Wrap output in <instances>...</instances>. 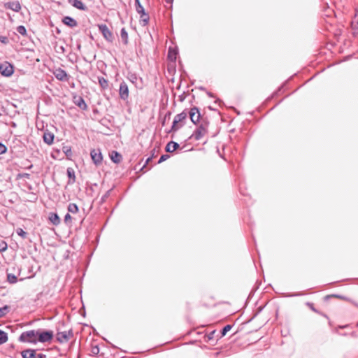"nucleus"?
I'll list each match as a JSON object with an SVG mask.
<instances>
[{"instance_id":"27","label":"nucleus","mask_w":358,"mask_h":358,"mask_svg":"<svg viewBox=\"0 0 358 358\" xmlns=\"http://www.w3.org/2000/svg\"><path fill=\"white\" fill-rule=\"evenodd\" d=\"M68 211L73 214L77 213L79 210L78 206L74 203H70L68 206Z\"/></svg>"},{"instance_id":"49","label":"nucleus","mask_w":358,"mask_h":358,"mask_svg":"<svg viewBox=\"0 0 358 358\" xmlns=\"http://www.w3.org/2000/svg\"><path fill=\"white\" fill-rule=\"evenodd\" d=\"M179 98H180V101H183V100H184L183 96H180V97H179Z\"/></svg>"},{"instance_id":"9","label":"nucleus","mask_w":358,"mask_h":358,"mask_svg":"<svg viewBox=\"0 0 358 358\" xmlns=\"http://www.w3.org/2000/svg\"><path fill=\"white\" fill-rule=\"evenodd\" d=\"M55 77L59 81H68L70 76L68 75L66 71L61 68H57L53 71Z\"/></svg>"},{"instance_id":"28","label":"nucleus","mask_w":358,"mask_h":358,"mask_svg":"<svg viewBox=\"0 0 358 358\" xmlns=\"http://www.w3.org/2000/svg\"><path fill=\"white\" fill-rule=\"evenodd\" d=\"M8 341V334L4 331L0 329V345L6 343Z\"/></svg>"},{"instance_id":"24","label":"nucleus","mask_w":358,"mask_h":358,"mask_svg":"<svg viewBox=\"0 0 358 358\" xmlns=\"http://www.w3.org/2000/svg\"><path fill=\"white\" fill-rule=\"evenodd\" d=\"M120 36L122 41L124 45H127L128 43V33L126 31L125 28H122L120 31Z\"/></svg>"},{"instance_id":"7","label":"nucleus","mask_w":358,"mask_h":358,"mask_svg":"<svg viewBox=\"0 0 358 358\" xmlns=\"http://www.w3.org/2000/svg\"><path fill=\"white\" fill-rule=\"evenodd\" d=\"M135 1V8L138 14H142V16L145 15V18L143 19V25L145 26L148 24L150 17L149 15L145 13L143 6L141 5L140 0H134Z\"/></svg>"},{"instance_id":"19","label":"nucleus","mask_w":358,"mask_h":358,"mask_svg":"<svg viewBox=\"0 0 358 358\" xmlns=\"http://www.w3.org/2000/svg\"><path fill=\"white\" fill-rule=\"evenodd\" d=\"M127 78L133 83L136 87H137L138 80H141V78L138 76V75L135 73L129 72L127 76Z\"/></svg>"},{"instance_id":"42","label":"nucleus","mask_w":358,"mask_h":358,"mask_svg":"<svg viewBox=\"0 0 358 358\" xmlns=\"http://www.w3.org/2000/svg\"><path fill=\"white\" fill-rule=\"evenodd\" d=\"M168 158H169V155H162L159 159L158 160V164H160L163 162H164L165 160H166Z\"/></svg>"},{"instance_id":"26","label":"nucleus","mask_w":358,"mask_h":358,"mask_svg":"<svg viewBox=\"0 0 358 358\" xmlns=\"http://www.w3.org/2000/svg\"><path fill=\"white\" fill-rule=\"evenodd\" d=\"M110 157L111 160L115 163H119L122 159V155L116 151H113L112 152V155Z\"/></svg>"},{"instance_id":"53","label":"nucleus","mask_w":358,"mask_h":358,"mask_svg":"<svg viewBox=\"0 0 358 358\" xmlns=\"http://www.w3.org/2000/svg\"><path fill=\"white\" fill-rule=\"evenodd\" d=\"M215 102H221L220 99H217Z\"/></svg>"},{"instance_id":"31","label":"nucleus","mask_w":358,"mask_h":358,"mask_svg":"<svg viewBox=\"0 0 358 358\" xmlns=\"http://www.w3.org/2000/svg\"><path fill=\"white\" fill-rule=\"evenodd\" d=\"M17 31L22 36H27V29L23 25L18 26L17 27Z\"/></svg>"},{"instance_id":"11","label":"nucleus","mask_w":358,"mask_h":358,"mask_svg":"<svg viewBox=\"0 0 358 358\" xmlns=\"http://www.w3.org/2000/svg\"><path fill=\"white\" fill-rule=\"evenodd\" d=\"M119 95L120 98L124 101L129 98V87L124 81H122L120 85Z\"/></svg>"},{"instance_id":"41","label":"nucleus","mask_w":358,"mask_h":358,"mask_svg":"<svg viewBox=\"0 0 358 358\" xmlns=\"http://www.w3.org/2000/svg\"><path fill=\"white\" fill-rule=\"evenodd\" d=\"M17 178H30V174L29 173H18L17 174Z\"/></svg>"},{"instance_id":"47","label":"nucleus","mask_w":358,"mask_h":358,"mask_svg":"<svg viewBox=\"0 0 358 358\" xmlns=\"http://www.w3.org/2000/svg\"><path fill=\"white\" fill-rule=\"evenodd\" d=\"M208 96H210V97H214V95L212 92H206Z\"/></svg>"},{"instance_id":"13","label":"nucleus","mask_w":358,"mask_h":358,"mask_svg":"<svg viewBox=\"0 0 358 358\" xmlns=\"http://www.w3.org/2000/svg\"><path fill=\"white\" fill-rule=\"evenodd\" d=\"M68 2L73 7L80 10L85 11L87 9L85 3L80 0H68Z\"/></svg>"},{"instance_id":"48","label":"nucleus","mask_w":358,"mask_h":358,"mask_svg":"<svg viewBox=\"0 0 358 358\" xmlns=\"http://www.w3.org/2000/svg\"><path fill=\"white\" fill-rule=\"evenodd\" d=\"M140 15H141V20L143 22V19L145 18V15L142 16V14H140Z\"/></svg>"},{"instance_id":"18","label":"nucleus","mask_w":358,"mask_h":358,"mask_svg":"<svg viewBox=\"0 0 358 358\" xmlns=\"http://www.w3.org/2000/svg\"><path fill=\"white\" fill-rule=\"evenodd\" d=\"M6 8L15 12H19L21 9V5L19 1L8 2L6 5Z\"/></svg>"},{"instance_id":"2","label":"nucleus","mask_w":358,"mask_h":358,"mask_svg":"<svg viewBox=\"0 0 358 358\" xmlns=\"http://www.w3.org/2000/svg\"><path fill=\"white\" fill-rule=\"evenodd\" d=\"M36 329L24 331L20 334L18 340L22 343L36 344Z\"/></svg>"},{"instance_id":"29","label":"nucleus","mask_w":358,"mask_h":358,"mask_svg":"<svg viewBox=\"0 0 358 358\" xmlns=\"http://www.w3.org/2000/svg\"><path fill=\"white\" fill-rule=\"evenodd\" d=\"M7 281L10 284H14L17 282V278L15 275L12 273H8L7 274Z\"/></svg>"},{"instance_id":"17","label":"nucleus","mask_w":358,"mask_h":358,"mask_svg":"<svg viewBox=\"0 0 358 358\" xmlns=\"http://www.w3.org/2000/svg\"><path fill=\"white\" fill-rule=\"evenodd\" d=\"M36 350L34 349H27L24 350H22L21 352V355L22 358H35V357L37 355L36 353Z\"/></svg>"},{"instance_id":"44","label":"nucleus","mask_w":358,"mask_h":358,"mask_svg":"<svg viewBox=\"0 0 358 358\" xmlns=\"http://www.w3.org/2000/svg\"><path fill=\"white\" fill-rule=\"evenodd\" d=\"M35 358H46V355L45 354L39 353L37 354Z\"/></svg>"},{"instance_id":"32","label":"nucleus","mask_w":358,"mask_h":358,"mask_svg":"<svg viewBox=\"0 0 358 358\" xmlns=\"http://www.w3.org/2000/svg\"><path fill=\"white\" fill-rule=\"evenodd\" d=\"M231 328L232 326L231 324H227L225 327H224L221 331V336H225L226 334L231 329Z\"/></svg>"},{"instance_id":"45","label":"nucleus","mask_w":358,"mask_h":358,"mask_svg":"<svg viewBox=\"0 0 358 358\" xmlns=\"http://www.w3.org/2000/svg\"><path fill=\"white\" fill-rule=\"evenodd\" d=\"M151 159H152V157H148V158L146 159L145 163V164L143 165V168H142V169L145 168V165H146V164H148V162H149Z\"/></svg>"},{"instance_id":"37","label":"nucleus","mask_w":358,"mask_h":358,"mask_svg":"<svg viewBox=\"0 0 358 358\" xmlns=\"http://www.w3.org/2000/svg\"><path fill=\"white\" fill-rule=\"evenodd\" d=\"M111 189L108 190L101 198V203H103L106 201L107 198L109 196L110 194Z\"/></svg>"},{"instance_id":"6","label":"nucleus","mask_w":358,"mask_h":358,"mask_svg":"<svg viewBox=\"0 0 358 358\" xmlns=\"http://www.w3.org/2000/svg\"><path fill=\"white\" fill-rule=\"evenodd\" d=\"M0 73L5 77H9L13 75L14 72L13 66L8 62L4 63L0 62Z\"/></svg>"},{"instance_id":"3","label":"nucleus","mask_w":358,"mask_h":358,"mask_svg":"<svg viewBox=\"0 0 358 358\" xmlns=\"http://www.w3.org/2000/svg\"><path fill=\"white\" fill-rule=\"evenodd\" d=\"M36 343L50 342L53 338V331L51 330L36 329Z\"/></svg>"},{"instance_id":"5","label":"nucleus","mask_w":358,"mask_h":358,"mask_svg":"<svg viewBox=\"0 0 358 358\" xmlns=\"http://www.w3.org/2000/svg\"><path fill=\"white\" fill-rule=\"evenodd\" d=\"M99 30L102 34L103 38L110 43H112L114 40V36L110 30L108 29L106 24H101L98 25Z\"/></svg>"},{"instance_id":"54","label":"nucleus","mask_w":358,"mask_h":358,"mask_svg":"<svg viewBox=\"0 0 358 358\" xmlns=\"http://www.w3.org/2000/svg\"><path fill=\"white\" fill-rule=\"evenodd\" d=\"M165 124V120H164V122H162V125H164Z\"/></svg>"},{"instance_id":"22","label":"nucleus","mask_w":358,"mask_h":358,"mask_svg":"<svg viewBox=\"0 0 358 358\" xmlns=\"http://www.w3.org/2000/svg\"><path fill=\"white\" fill-rule=\"evenodd\" d=\"M179 148V144L175 141H170L167 143L165 150L167 152H173Z\"/></svg>"},{"instance_id":"52","label":"nucleus","mask_w":358,"mask_h":358,"mask_svg":"<svg viewBox=\"0 0 358 358\" xmlns=\"http://www.w3.org/2000/svg\"><path fill=\"white\" fill-rule=\"evenodd\" d=\"M32 166H33V165H32V164H30V166L28 167V169H31V168H32Z\"/></svg>"},{"instance_id":"14","label":"nucleus","mask_w":358,"mask_h":358,"mask_svg":"<svg viewBox=\"0 0 358 358\" xmlns=\"http://www.w3.org/2000/svg\"><path fill=\"white\" fill-rule=\"evenodd\" d=\"M54 138H55V135L52 132L45 131L43 133V139L44 143H45L46 144H48L49 145H52L53 143Z\"/></svg>"},{"instance_id":"8","label":"nucleus","mask_w":358,"mask_h":358,"mask_svg":"<svg viewBox=\"0 0 358 358\" xmlns=\"http://www.w3.org/2000/svg\"><path fill=\"white\" fill-rule=\"evenodd\" d=\"M187 115H189V118L192 123L196 124L197 122L201 120V113L197 107L192 108L188 112Z\"/></svg>"},{"instance_id":"34","label":"nucleus","mask_w":358,"mask_h":358,"mask_svg":"<svg viewBox=\"0 0 358 358\" xmlns=\"http://www.w3.org/2000/svg\"><path fill=\"white\" fill-rule=\"evenodd\" d=\"M8 248L7 243L3 240H0V252H4Z\"/></svg>"},{"instance_id":"16","label":"nucleus","mask_w":358,"mask_h":358,"mask_svg":"<svg viewBox=\"0 0 358 358\" xmlns=\"http://www.w3.org/2000/svg\"><path fill=\"white\" fill-rule=\"evenodd\" d=\"M48 220L55 226H58L61 222V220L57 213H50L48 215Z\"/></svg>"},{"instance_id":"43","label":"nucleus","mask_w":358,"mask_h":358,"mask_svg":"<svg viewBox=\"0 0 358 358\" xmlns=\"http://www.w3.org/2000/svg\"><path fill=\"white\" fill-rule=\"evenodd\" d=\"M0 42L6 44L8 43V38L4 36H0Z\"/></svg>"},{"instance_id":"46","label":"nucleus","mask_w":358,"mask_h":358,"mask_svg":"<svg viewBox=\"0 0 358 358\" xmlns=\"http://www.w3.org/2000/svg\"><path fill=\"white\" fill-rule=\"evenodd\" d=\"M308 306H309L310 307V308L315 311V312H317L316 309L314 308L313 303H307Z\"/></svg>"},{"instance_id":"4","label":"nucleus","mask_w":358,"mask_h":358,"mask_svg":"<svg viewBox=\"0 0 358 358\" xmlns=\"http://www.w3.org/2000/svg\"><path fill=\"white\" fill-rule=\"evenodd\" d=\"M187 111L186 110H183L182 113L177 114L173 121V124L171 128V131H176L180 128H181L184 124L181 123L183 120H185L187 118Z\"/></svg>"},{"instance_id":"10","label":"nucleus","mask_w":358,"mask_h":358,"mask_svg":"<svg viewBox=\"0 0 358 358\" xmlns=\"http://www.w3.org/2000/svg\"><path fill=\"white\" fill-rule=\"evenodd\" d=\"M73 336V334L71 330H69L67 331L58 332L57 334V341L60 343H66Z\"/></svg>"},{"instance_id":"21","label":"nucleus","mask_w":358,"mask_h":358,"mask_svg":"<svg viewBox=\"0 0 358 358\" xmlns=\"http://www.w3.org/2000/svg\"><path fill=\"white\" fill-rule=\"evenodd\" d=\"M74 103L83 110L87 109V105L82 96H78L77 99H76Z\"/></svg>"},{"instance_id":"25","label":"nucleus","mask_w":358,"mask_h":358,"mask_svg":"<svg viewBox=\"0 0 358 358\" xmlns=\"http://www.w3.org/2000/svg\"><path fill=\"white\" fill-rule=\"evenodd\" d=\"M177 54H178L177 50L169 48V52H168V59L171 61H176Z\"/></svg>"},{"instance_id":"55","label":"nucleus","mask_w":358,"mask_h":358,"mask_svg":"<svg viewBox=\"0 0 358 358\" xmlns=\"http://www.w3.org/2000/svg\"><path fill=\"white\" fill-rule=\"evenodd\" d=\"M357 24H358V20H357Z\"/></svg>"},{"instance_id":"51","label":"nucleus","mask_w":358,"mask_h":358,"mask_svg":"<svg viewBox=\"0 0 358 358\" xmlns=\"http://www.w3.org/2000/svg\"><path fill=\"white\" fill-rule=\"evenodd\" d=\"M208 108H209V109H210V110H214V109L213 108V107L209 106Z\"/></svg>"},{"instance_id":"40","label":"nucleus","mask_w":358,"mask_h":358,"mask_svg":"<svg viewBox=\"0 0 358 358\" xmlns=\"http://www.w3.org/2000/svg\"><path fill=\"white\" fill-rule=\"evenodd\" d=\"M7 152V147L0 142V155L4 154Z\"/></svg>"},{"instance_id":"50","label":"nucleus","mask_w":358,"mask_h":358,"mask_svg":"<svg viewBox=\"0 0 358 358\" xmlns=\"http://www.w3.org/2000/svg\"><path fill=\"white\" fill-rule=\"evenodd\" d=\"M199 89H200L201 90H203V91L206 90H205V88H204V87H199Z\"/></svg>"},{"instance_id":"23","label":"nucleus","mask_w":358,"mask_h":358,"mask_svg":"<svg viewBox=\"0 0 358 358\" xmlns=\"http://www.w3.org/2000/svg\"><path fill=\"white\" fill-rule=\"evenodd\" d=\"M99 84L103 90L108 87V80L103 77H98Z\"/></svg>"},{"instance_id":"38","label":"nucleus","mask_w":358,"mask_h":358,"mask_svg":"<svg viewBox=\"0 0 358 358\" xmlns=\"http://www.w3.org/2000/svg\"><path fill=\"white\" fill-rule=\"evenodd\" d=\"M71 220H72V217L70 215V214H69V213H67V214L64 216V222H65L66 224H71Z\"/></svg>"},{"instance_id":"35","label":"nucleus","mask_w":358,"mask_h":358,"mask_svg":"<svg viewBox=\"0 0 358 358\" xmlns=\"http://www.w3.org/2000/svg\"><path fill=\"white\" fill-rule=\"evenodd\" d=\"M99 352V348L98 345H94L92 346L91 350H90V355H96Z\"/></svg>"},{"instance_id":"36","label":"nucleus","mask_w":358,"mask_h":358,"mask_svg":"<svg viewBox=\"0 0 358 358\" xmlns=\"http://www.w3.org/2000/svg\"><path fill=\"white\" fill-rule=\"evenodd\" d=\"M63 152L65 153L66 156L70 157L72 155L71 149L69 146L63 147Z\"/></svg>"},{"instance_id":"39","label":"nucleus","mask_w":358,"mask_h":358,"mask_svg":"<svg viewBox=\"0 0 358 358\" xmlns=\"http://www.w3.org/2000/svg\"><path fill=\"white\" fill-rule=\"evenodd\" d=\"M303 294L301 292H296V293H292V294H286L284 295L285 297H294V296H302Z\"/></svg>"},{"instance_id":"1","label":"nucleus","mask_w":358,"mask_h":358,"mask_svg":"<svg viewBox=\"0 0 358 358\" xmlns=\"http://www.w3.org/2000/svg\"><path fill=\"white\" fill-rule=\"evenodd\" d=\"M208 125L209 122L207 120L202 119L199 125L192 134L191 138H193L196 141L200 140L207 134Z\"/></svg>"},{"instance_id":"15","label":"nucleus","mask_w":358,"mask_h":358,"mask_svg":"<svg viewBox=\"0 0 358 358\" xmlns=\"http://www.w3.org/2000/svg\"><path fill=\"white\" fill-rule=\"evenodd\" d=\"M62 22L71 28H73L78 25L77 21L70 16H65L62 19Z\"/></svg>"},{"instance_id":"12","label":"nucleus","mask_w":358,"mask_h":358,"mask_svg":"<svg viewBox=\"0 0 358 358\" xmlns=\"http://www.w3.org/2000/svg\"><path fill=\"white\" fill-rule=\"evenodd\" d=\"M90 155H91L93 162L96 165H99L101 164L102 160H103V157H102V154L99 149H97V150L93 149L92 150H91Z\"/></svg>"},{"instance_id":"20","label":"nucleus","mask_w":358,"mask_h":358,"mask_svg":"<svg viewBox=\"0 0 358 358\" xmlns=\"http://www.w3.org/2000/svg\"><path fill=\"white\" fill-rule=\"evenodd\" d=\"M66 173L69 178L68 184L72 185L76 182L75 171L73 168L69 167L66 170Z\"/></svg>"},{"instance_id":"30","label":"nucleus","mask_w":358,"mask_h":358,"mask_svg":"<svg viewBox=\"0 0 358 358\" xmlns=\"http://www.w3.org/2000/svg\"><path fill=\"white\" fill-rule=\"evenodd\" d=\"M10 307L7 305L0 308V318L6 315L8 312Z\"/></svg>"},{"instance_id":"33","label":"nucleus","mask_w":358,"mask_h":358,"mask_svg":"<svg viewBox=\"0 0 358 358\" xmlns=\"http://www.w3.org/2000/svg\"><path fill=\"white\" fill-rule=\"evenodd\" d=\"M16 233L17 235H19L20 236H21L22 238H27V232H25L21 228H17L16 229Z\"/></svg>"}]
</instances>
